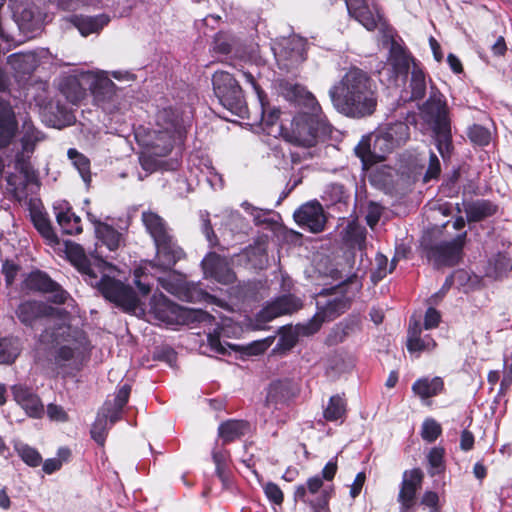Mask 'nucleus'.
Returning <instances> with one entry per match:
<instances>
[{"mask_svg": "<svg viewBox=\"0 0 512 512\" xmlns=\"http://www.w3.org/2000/svg\"><path fill=\"white\" fill-rule=\"evenodd\" d=\"M68 20L79 30L82 36L99 32L110 21L109 17L105 14L96 16L72 15Z\"/></svg>", "mask_w": 512, "mask_h": 512, "instance_id": "obj_33", "label": "nucleus"}, {"mask_svg": "<svg viewBox=\"0 0 512 512\" xmlns=\"http://www.w3.org/2000/svg\"><path fill=\"white\" fill-rule=\"evenodd\" d=\"M442 434L441 425L433 418H426L422 423L421 437L424 441L432 443Z\"/></svg>", "mask_w": 512, "mask_h": 512, "instance_id": "obj_55", "label": "nucleus"}, {"mask_svg": "<svg viewBox=\"0 0 512 512\" xmlns=\"http://www.w3.org/2000/svg\"><path fill=\"white\" fill-rule=\"evenodd\" d=\"M370 136L373 143V153L380 157V162H383L386 159V155L393 151V148L379 129Z\"/></svg>", "mask_w": 512, "mask_h": 512, "instance_id": "obj_54", "label": "nucleus"}, {"mask_svg": "<svg viewBox=\"0 0 512 512\" xmlns=\"http://www.w3.org/2000/svg\"><path fill=\"white\" fill-rule=\"evenodd\" d=\"M65 254L68 261L85 276V281L90 285H94V280L98 278L92 264L87 257L84 248L75 242H65Z\"/></svg>", "mask_w": 512, "mask_h": 512, "instance_id": "obj_20", "label": "nucleus"}, {"mask_svg": "<svg viewBox=\"0 0 512 512\" xmlns=\"http://www.w3.org/2000/svg\"><path fill=\"white\" fill-rule=\"evenodd\" d=\"M388 62L391 66L392 77L398 79L399 77L407 78L410 68L413 67V62L418 61L403 46L393 41Z\"/></svg>", "mask_w": 512, "mask_h": 512, "instance_id": "obj_25", "label": "nucleus"}, {"mask_svg": "<svg viewBox=\"0 0 512 512\" xmlns=\"http://www.w3.org/2000/svg\"><path fill=\"white\" fill-rule=\"evenodd\" d=\"M142 222L152 237L157 253L163 262L174 266L185 256L184 250L177 244L166 221L155 212H143Z\"/></svg>", "mask_w": 512, "mask_h": 512, "instance_id": "obj_5", "label": "nucleus"}, {"mask_svg": "<svg viewBox=\"0 0 512 512\" xmlns=\"http://www.w3.org/2000/svg\"><path fill=\"white\" fill-rule=\"evenodd\" d=\"M9 65L15 80L18 83L28 81L37 67L39 66V58L35 52H17L7 57Z\"/></svg>", "mask_w": 512, "mask_h": 512, "instance_id": "obj_17", "label": "nucleus"}, {"mask_svg": "<svg viewBox=\"0 0 512 512\" xmlns=\"http://www.w3.org/2000/svg\"><path fill=\"white\" fill-rule=\"evenodd\" d=\"M176 139L180 138L156 128L150 134V140L147 143L148 153L155 157H165L172 151Z\"/></svg>", "mask_w": 512, "mask_h": 512, "instance_id": "obj_30", "label": "nucleus"}, {"mask_svg": "<svg viewBox=\"0 0 512 512\" xmlns=\"http://www.w3.org/2000/svg\"><path fill=\"white\" fill-rule=\"evenodd\" d=\"M468 223H478L495 216L499 206L489 199H477L464 205Z\"/></svg>", "mask_w": 512, "mask_h": 512, "instance_id": "obj_28", "label": "nucleus"}, {"mask_svg": "<svg viewBox=\"0 0 512 512\" xmlns=\"http://www.w3.org/2000/svg\"><path fill=\"white\" fill-rule=\"evenodd\" d=\"M420 504L429 509V512H442V505L437 492L427 490L420 499Z\"/></svg>", "mask_w": 512, "mask_h": 512, "instance_id": "obj_61", "label": "nucleus"}, {"mask_svg": "<svg viewBox=\"0 0 512 512\" xmlns=\"http://www.w3.org/2000/svg\"><path fill=\"white\" fill-rule=\"evenodd\" d=\"M346 413V402L339 395L330 397L327 407L324 410V418L327 421H337Z\"/></svg>", "mask_w": 512, "mask_h": 512, "instance_id": "obj_50", "label": "nucleus"}, {"mask_svg": "<svg viewBox=\"0 0 512 512\" xmlns=\"http://www.w3.org/2000/svg\"><path fill=\"white\" fill-rule=\"evenodd\" d=\"M56 309L41 300L26 299L15 308L17 320L27 329L34 330L45 318L55 315Z\"/></svg>", "mask_w": 512, "mask_h": 512, "instance_id": "obj_13", "label": "nucleus"}, {"mask_svg": "<svg viewBox=\"0 0 512 512\" xmlns=\"http://www.w3.org/2000/svg\"><path fill=\"white\" fill-rule=\"evenodd\" d=\"M89 89L91 90L96 105L103 110L116 106L117 86L108 77L94 78L89 84Z\"/></svg>", "mask_w": 512, "mask_h": 512, "instance_id": "obj_21", "label": "nucleus"}, {"mask_svg": "<svg viewBox=\"0 0 512 512\" xmlns=\"http://www.w3.org/2000/svg\"><path fill=\"white\" fill-rule=\"evenodd\" d=\"M344 239L346 242L354 245H361L366 239V229L354 222H351L345 228Z\"/></svg>", "mask_w": 512, "mask_h": 512, "instance_id": "obj_56", "label": "nucleus"}, {"mask_svg": "<svg viewBox=\"0 0 512 512\" xmlns=\"http://www.w3.org/2000/svg\"><path fill=\"white\" fill-rule=\"evenodd\" d=\"M426 78L427 74L422 64L420 62H413L409 80V101H419L425 97L427 90Z\"/></svg>", "mask_w": 512, "mask_h": 512, "instance_id": "obj_35", "label": "nucleus"}, {"mask_svg": "<svg viewBox=\"0 0 512 512\" xmlns=\"http://www.w3.org/2000/svg\"><path fill=\"white\" fill-rule=\"evenodd\" d=\"M275 56L280 67L290 70L306 60L304 46L300 41L286 40L279 49H275Z\"/></svg>", "mask_w": 512, "mask_h": 512, "instance_id": "obj_23", "label": "nucleus"}, {"mask_svg": "<svg viewBox=\"0 0 512 512\" xmlns=\"http://www.w3.org/2000/svg\"><path fill=\"white\" fill-rule=\"evenodd\" d=\"M424 473L420 468L405 470L399 486L397 502L399 512H415L418 497L417 494L422 488Z\"/></svg>", "mask_w": 512, "mask_h": 512, "instance_id": "obj_10", "label": "nucleus"}, {"mask_svg": "<svg viewBox=\"0 0 512 512\" xmlns=\"http://www.w3.org/2000/svg\"><path fill=\"white\" fill-rule=\"evenodd\" d=\"M445 389L444 381L441 377L433 378L423 377L417 379L412 385V391L421 399H427L442 393Z\"/></svg>", "mask_w": 512, "mask_h": 512, "instance_id": "obj_36", "label": "nucleus"}, {"mask_svg": "<svg viewBox=\"0 0 512 512\" xmlns=\"http://www.w3.org/2000/svg\"><path fill=\"white\" fill-rule=\"evenodd\" d=\"M441 174V164L434 152H430L429 164L424 174L423 181L429 182L430 180L438 179Z\"/></svg>", "mask_w": 512, "mask_h": 512, "instance_id": "obj_62", "label": "nucleus"}, {"mask_svg": "<svg viewBox=\"0 0 512 512\" xmlns=\"http://www.w3.org/2000/svg\"><path fill=\"white\" fill-rule=\"evenodd\" d=\"M351 17L357 20L368 31H374L379 22L383 20V15L379 10L375 9L374 12L368 4L352 14Z\"/></svg>", "mask_w": 512, "mask_h": 512, "instance_id": "obj_45", "label": "nucleus"}, {"mask_svg": "<svg viewBox=\"0 0 512 512\" xmlns=\"http://www.w3.org/2000/svg\"><path fill=\"white\" fill-rule=\"evenodd\" d=\"M206 277L212 278L221 284H232L236 281V274L224 256L216 252H209L201 262Z\"/></svg>", "mask_w": 512, "mask_h": 512, "instance_id": "obj_15", "label": "nucleus"}, {"mask_svg": "<svg viewBox=\"0 0 512 512\" xmlns=\"http://www.w3.org/2000/svg\"><path fill=\"white\" fill-rule=\"evenodd\" d=\"M69 159L78 170L81 178L87 184L91 182L90 160L84 154L77 151L75 148H70L67 152Z\"/></svg>", "mask_w": 512, "mask_h": 512, "instance_id": "obj_49", "label": "nucleus"}, {"mask_svg": "<svg viewBox=\"0 0 512 512\" xmlns=\"http://www.w3.org/2000/svg\"><path fill=\"white\" fill-rule=\"evenodd\" d=\"M106 420V418L105 420H97L92 425L90 431L92 439L95 440V442L100 446H104L107 437V432L105 428Z\"/></svg>", "mask_w": 512, "mask_h": 512, "instance_id": "obj_63", "label": "nucleus"}, {"mask_svg": "<svg viewBox=\"0 0 512 512\" xmlns=\"http://www.w3.org/2000/svg\"><path fill=\"white\" fill-rule=\"evenodd\" d=\"M337 470V458L329 460L323 467L321 476H312L307 479L305 484L295 487L294 501L303 503L309 512H331L330 500L334 495V487H324L323 480L332 481Z\"/></svg>", "mask_w": 512, "mask_h": 512, "instance_id": "obj_3", "label": "nucleus"}, {"mask_svg": "<svg viewBox=\"0 0 512 512\" xmlns=\"http://www.w3.org/2000/svg\"><path fill=\"white\" fill-rule=\"evenodd\" d=\"M14 450L20 459L29 467H38L43 461L39 451L26 443H16Z\"/></svg>", "mask_w": 512, "mask_h": 512, "instance_id": "obj_47", "label": "nucleus"}, {"mask_svg": "<svg viewBox=\"0 0 512 512\" xmlns=\"http://www.w3.org/2000/svg\"><path fill=\"white\" fill-rule=\"evenodd\" d=\"M24 288L40 293H52L51 302L62 305L68 299V292L59 283L54 281L48 273L36 269L31 271L23 281Z\"/></svg>", "mask_w": 512, "mask_h": 512, "instance_id": "obj_12", "label": "nucleus"}, {"mask_svg": "<svg viewBox=\"0 0 512 512\" xmlns=\"http://www.w3.org/2000/svg\"><path fill=\"white\" fill-rule=\"evenodd\" d=\"M302 301L291 294L282 295L266 305L259 313L258 319L264 322L285 315L292 314L302 308Z\"/></svg>", "mask_w": 512, "mask_h": 512, "instance_id": "obj_18", "label": "nucleus"}, {"mask_svg": "<svg viewBox=\"0 0 512 512\" xmlns=\"http://www.w3.org/2000/svg\"><path fill=\"white\" fill-rule=\"evenodd\" d=\"M56 221L63 233L68 235L80 234L82 229L81 218L75 214L72 207L65 205L54 206Z\"/></svg>", "mask_w": 512, "mask_h": 512, "instance_id": "obj_31", "label": "nucleus"}, {"mask_svg": "<svg viewBox=\"0 0 512 512\" xmlns=\"http://www.w3.org/2000/svg\"><path fill=\"white\" fill-rule=\"evenodd\" d=\"M217 432L222 446H226L248 435L251 424L244 419H228L219 424Z\"/></svg>", "mask_w": 512, "mask_h": 512, "instance_id": "obj_27", "label": "nucleus"}, {"mask_svg": "<svg viewBox=\"0 0 512 512\" xmlns=\"http://www.w3.org/2000/svg\"><path fill=\"white\" fill-rule=\"evenodd\" d=\"M384 137L389 141L388 143L393 150L403 144L410 138L409 126L402 121L389 123L384 127L379 128Z\"/></svg>", "mask_w": 512, "mask_h": 512, "instance_id": "obj_39", "label": "nucleus"}, {"mask_svg": "<svg viewBox=\"0 0 512 512\" xmlns=\"http://www.w3.org/2000/svg\"><path fill=\"white\" fill-rule=\"evenodd\" d=\"M100 294L109 302L122 309L124 312L130 313L140 305V299L134 289L109 275L103 274L98 280H94V285Z\"/></svg>", "mask_w": 512, "mask_h": 512, "instance_id": "obj_8", "label": "nucleus"}, {"mask_svg": "<svg viewBox=\"0 0 512 512\" xmlns=\"http://www.w3.org/2000/svg\"><path fill=\"white\" fill-rule=\"evenodd\" d=\"M445 449L443 447H433L427 456L428 463L430 466L429 474L435 476L444 472L445 470Z\"/></svg>", "mask_w": 512, "mask_h": 512, "instance_id": "obj_52", "label": "nucleus"}, {"mask_svg": "<svg viewBox=\"0 0 512 512\" xmlns=\"http://www.w3.org/2000/svg\"><path fill=\"white\" fill-rule=\"evenodd\" d=\"M300 386L292 379H277L265 388L263 406L269 412L271 420L285 423L286 410L296 401L300 394Z\"/></svg>", "mask_w": 512, "mask_h": 512, "instance_id": "obj_6", "label": "nucleus"}, {"mask_svg": "<svg viewBox=\"0 0 512 512\" xmlns=\"http://www.w3.org/2000/svg\"><path fill=\"white\" fill-rule=\"evenodd\" d=\"M133 283L138 289L141 296L146 297L151 292V283L149 282V275L145 273L142 267L135 268L133 271Z\"/></svg>", "mask_w": 512, "mask_h": 512, "instance_id": "obj_57", "label": "nucleus"}, {"mask_svg": "<svg viewBox=\"0 0 512 512\" xmlns=\"http://www.w3.org/2000/svg\"><path fill=\"white\" fill-rule=\"evenodd\" d=\"M261 105V124L263 126V130L266 131L268 135L277 136L279 133L277 132V128L280 126L277 125L278 120L280 118V110L277 108H269L267 97L263 100V104Z\"/></svg>", "mask_w": 512, "mask_h": 512, "instance_id": "obj_43", "label": "nucleus"}, {"mask_svg": "<svg viewBox=\"0 0 512 512\" xmlns=\"http://www.w3.org/2000/svg\"><path fill=\"white\" fill-rule=\"evenodd\" d=\"M333 108L351 119H364L372 116L378 106V87L371 75L351 66L335 81L328 90Z\"/></svg>", "mask_w": 512, "mask_h": 512, "instance_id": "obj_2", "label": "nucleus"}, {"mask_svg": "<svg viewBox=\"0 0 512 512\" xmlns=\"http://www.w3.org/2000/svg\"><path fill=\"white\" fill-rule=\"evenodd\" d=\"M75 350L70 346L63 345L59 347L54 356L55 365L58 368L65 367V362H68L74 358Z\"/></svg>", "mask_w": 512, "mask_h": 512, "instance_id": "obj_64", "label": "nucleus"}, {"mask_svg": "<svg viewBox=\"0 0 512 512\" xmlns=\"http://www.w3.org/2000/svg\"><path fill=\"white\" fill-rule=\"evenodd\" d=\"M93 223L98 242H100L101 245L106 246L109 251L118 250L124 242L123 234L112 225L100 220H95Z\"/></svg>", "mask_w": 512, "mask_h": 512, "instance_id": "obj_34", "label": "nucleus"}, {"mask_svg": "<svg viewBox=\"0 0 512 512\" xmlns=\"http://www.w3.org/2000/svg\"><path fill=\"white\" fill-rule=\"evenodd\" d=\"M435 340L430 335L414 339L413 341H407L406 347L410 353H420L423 351H430L436 347Z\"/></svg>", "mask_w": 512, "mask_h": 512, "instance_id": "obj_58", "label": "nucleus"}, {"mask_svg": "<svg viewBox=\"0 0 512 512\" xmlns=\"http://www.w3.org/2000/svg\"><path fill=\"white\" fill-rule=\"evenodd\" d=\"M131 389V385L123 384L116 391L114 400L104 403L103 416L109 420L111 425H114L122 418V412L129 401Z\"/></svg>", "mask_w": 512, "mask_h": 512, "instance_id": "obj_29", "label": "nucleus"}, {"mask_svg": "<svg viewBox=\"0 0 512 512\" xmlns=\"http://www.w3.org/2000/svg\"><path fill=\"white\" fill-rule=\"evenodd\" d=\"M47 14L34 3L19 4L14 11V18L19 29L28 34L40 31L44 24Z\"/></svg>", "mask_w": 512, "mask_h": 512, "instance_id": "obj_16", "label": "nucleus"}, {"mask_svg": "<svg viewBox=\"0 0 512 512\" xmlns=\"http://www.w3.org/2000/svg\"><path fill=\"white\" fill-rule=\"evenodd\" d=\"M433 131L436 135L450 134L451 121L446 103L439 102L433 121Z\"/></svg>", "mask_w": 512, "mask_h": 512, "instance_id": "obj_46", "label": "nucleus"}, {"mask_svg": "<svg viewBox=\"0 0 512 512\" xmlns=\"http://www.w3.org/2000/svg\"><path fill=\"white\" fill-rule=\"evenodd\" d=\"M156 127L179 138L186 134V124L182 112L173 107L163 108L156 115Z\"/></svg>", "mask_w": 512, "mask_h": 512, "instance_id": "obj_24", "label": "nucleus"}, {"mask_svg": "<svg viewBox=\"0 0 512 512\" xmlns=\"http://www.w3.org/2000/svg\"><path fill=\"white\" fill-rule=\"evenodd\" d=\"M326 320L318 311L305 323H299L295 326L297 334L301 337H309L316 334Z\"/></svg>", "mask_w": 512, "mask_h": 512, "instance_id": "obj_51", "label": "nucleus"}, {"mask_svg": "<svg viewBox=\"0 0 512 512\" xmlns=\"http://www.w3.org/2000/svg\"><path fill=\"white\" fill-rule=\"evenodd\" d=\"M19 339L12 336L0 338V364H12L20 355Z\"/></svg>", "mask_w": 512, "mask_h": 512, "instance_id": "obj_44", "label": "nucleus"}, {"mask_svg": "<svg viewBox=\"0 0 512 512\" xmlns=\"http://www.w3.org/2000/svg\"><path fill=\"white\" fill-rule=\"evenodd\" d=\"M349 198L350 195L345 186L340 183L329 185L323 197L324 200L330 201L332 206H337L339 209H341V206L347 205Z\"/></svg>", "mask_w": 512, "mask_h": 512, "instance_id": "obj_48", "label": "nucleus"}, {"mask_svg": "<svg viewBox=\"0 0 512 512\" xmlns=\"http://www.w3.org/2000/svg\"><path fill=\"white\" fill-rule=\"evenodd\" d=\"M58 90L72 104L80 103L86 97V87L77 75L61 77Z\"/></svg>", "mask_w": 512, "mask_h": 512, "instance_id": "obj_32", "label": "nucleus"}, {"mask_svg": "<svg viewBox=\"0 0 512 512\" xmlns=\"http://www.w3.org/2000/svg\"><path fill=\"white\" fill-rule=\"evenodd\" d=\"M212 86L215 96L224 108L236 116L244 117L248 112L244 91L231 73L223 70L214 72Z\"/></svg>", "mask_w": 512, "mask_h": 512, "instance_id": "obj_7", "label": "nucleus"}, {"mask_svg": "<svg viewBox=\"0 0 512 512\" xmlns=\"http://www.w3.org/2000/svg\"><path fill=\"white\" fill-rule=\"evenodd\" d=\"M467 232L457 235L451 241H444L438 244H423L427 258L433 260L438 266H455L463 253Z\"/></svg>", "mask_w": 512, "mask_h": 512, "instance_id": "obj_9", "label": "nucleus"}, {"mask_svg": "<svg viewBox=\"0 0 512 512\" xmlns=\"http://www.w3.org/2000/svg\"><path fill=\"white\" fill-rule=\"evenodd\" d=\"M284 92L288 100L305 110L297 113L289 126L281 122L277 128L279 136L291 144L308 148L331 136L332 125L310 91L301 84L287 83Z\"/></svg>", "mask_w": 512, "mask_h": 512, "instance_id": "obj_1", "label": "nucleus"}, {"mask_svg": "<svg viewBox=\"0 0 512 512\" xmlns=\"http://www.w3.org/2000/svg\"><path fill=\"white\" fill-rule=\"evenodd\" d=\"M384 137L389 141L388 143L393 150L403 144L410 138L409 126L402 121L389 123L384 127L379 128Z\"/></svg>", "mask_w": 512, "mask_h": 512, "instance_id": "obj_37", "label": "nucleus"}, {"mask_svg": "<svg viewBox=\"0 0 512 512\" xmlns=\"http://www.w3.org/2000/svg\"><path fill=\"white\" fill-rule=\"evenodd\" d=\"M435 142L438 152L440 153L443 160H447L451 157L452 151L454 149L452 142V133L436 135Z\"/></svg>", "mask_w": 512, "mask_h": 512, "instance_id": "obj_59", "label": "nucleus"}, {"mask_svg": "<svg viewBox=\"0 0 512 512\" xmlns=\"http://www.w3.org/2000/svg\"><path fill=\"white\" fill-rule=\"evenodd\" d=\"M154 313L157 319L169 324L179 325L188 321H203L210 316L202 310H188L169 300H164L154 307Z\"/></svg>", "mask_w": 512, "mask_h": 512, "instance_id": "obj_11", "label": "nucleus"}, {"mask_svg": "<svg viewBox=\"0 0 512 512\" xmlns=\"http://www.w3.org/2000/svg\"><path fill=\"white\" fill-rule=\"evenodd\" d=\"M384 137L389 141L388 143L393 150L403 144L410 138L409 126L402 121L389 123L384 127L379 128Z\"/></svg>", "mask_w": 512, "mask_h": 512, "instance_id": "obj_38", "label": "nucleus"}, {"mask_svg": "<svg viewBox=\"0 0 512 512\" xmlns=\"http://www.w3.org/2000/svg\"><path fill=\"white\" fill-rule=\"evenodd\" d=\"M467 136L473 144L481 147L489 145L491 141L489 129L480 124L470 126L467 131Z\"/></svg>", "mask_w": 512, "mask_h": 512, "instance_id": "obj_53", "label": "nucleus"}, {"mask_svg": "<svg viewBox=\"0 0 512 512\" xmlns=\"http://www.w3.org/2000/svg\"><path fill=\"white\" fill-rule=\"evenodd\" d=\"M372 148V138L370 135H367L361 138L354 149L355 155L361 160L363 168L366 170L380 163V157L373 153Z\"/></svg>", "mask_w": 512, "mask_h": 512, "instance_id": "obj_41", "label": "nucleus"}, {"mask_svg": "<svg viewBox=\"0 0 512 512\" xmlns=\"http://www.w3.org/2000/svg\"><path fill=\"white\" fill-rule=\"evenodd\" d=\"M14 400L25 410L31 418H41L44 414V405L39 396L29 388L22 385L12 387Z\"/></svg>", "mask_w": 512, "mask_h": 512, "instance_id": "obj_26", "label": "nucleus"}, {"mask_svg": "<svg viewBox=\"0 0 512 512\" xmlns=\"http://www.w3.org/2000/svg\"><path fill=\"white\" fill-rule=\"evenodd\" d=\"M31 218L36 230L49 242V244L56 245L59 243V239L46 214L41 211H35L32 212Z\"/></svg>", "mask_w": 512, "mask_h": 512, "instance_id": "obj_42", "label": "nucleus"}, {"mask_svg": "<svg viewBox=\"0 0 512 512\" xmlns=\"http://www.w3.org/2000/svg\"><path fill=\"white\" fill-rule=\"evenodd\" d=\"M44 138V133L35 127L30 118L23 121L19 141L13 146L14 168L25 178V183H22V190L27 188L28 184L38 182V172L32 164V157L36 151L37 145L42 142Z\"/></svg>", "mask_w": 512, "mask_h": 512, "instance_id": "obj_4", "label": "nucleus"}, {"mask_svg": "<svg viewBox=\"0 0 512 512\" xmlns=\"http://www.w3.org/2000/svg\"><path fill=\"white\" fill-rule=\"evenodd\" d=\"M18 129V120L10 101L0 98V149L13 143Z\"/></svg>", "mask_w": 512, "mask_h": 512, "instance_id": "obj_19", "label": "nucleus"}, {"mask_svg": "<svg viewBox=\"0 0 512 512\" xmlns=\"http://www.w3.org/2000/svg\"><path fill=\"white\" fill-rule=\"evenodd\" d=\"M361 328V317L356 314H350L330 329L325 338V344L331 347L343 343L348 337L361 331Z\"/></svg>", "mask_w": 512, "mask_h": 512, "instance_id": "obj_22", "label": "nucleus"}, {"mask_svg": "<svg viewBox=\"0 0 512 512\" xmlns=\"http://www.w3.org/2000/svg\"><path fill=\"white\" fill-rule=\"evenodd\" d=\"M351 306V300L342 295L329 299L324 305L317 304V310L326 321L334 320Z\"/></svg>", "mask_w": 512, "mask_h": 512, "instance_id": "obj_40", "label": "nucleus"}, {"mask_svg": "<svg viewBox=\"0 0 512 512\" xmlns=\"http://www.w3.org/2000/svg\"><path fill=\"white\" fill-rule=\"evenodd\" d=\"M263 491L267 499L274 505L281 506L284 502V493L274 482H267L263 486Z\"/></svg>", "mask_w": 512, "mask_h": 512, "instance_id": "obj_60", "label": "nucleus"}, {"mask_svg": "<svg viewBox=\"0 0 512 512\" xmlns=\"http://www.w3.org/2000/svg\"><path fill=\"white\" fill-rule=\"evenodd\" d=\"M293 218L300 227L313 233L322 232L326 223L323 207L317 200L302 204L295 210Z\"/></svg>", "mask_w": 512, "mask_h": 512, "instance_id": "obj_14", "label": "nucleus"}]
</instances>
